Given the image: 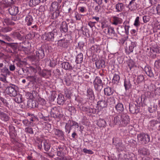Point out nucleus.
I'll return each mask as SVG.
<instances>
[{"label": "nucleus", "mask_w": 160, "mask_h": 160, "mask_svg": "<svg viewBox=\"0 0 160 160\" xmlns=\"http://www.w3.org/2000/svg\"><path fill=\"white\" fill-rule=\"evenodd\" d=\"M25 20L26 24L28 26H31L33 22L32 17L30 15H28L26 16Z\"/></svg>", "instance_id": "obj_26"}, {"label": "nucleus", "mask_w": 160, "mask_h": 160, "mask_svg": "<svg viewBox=\"0 0 160 160\" xmlns=\"http://www.w3.org/2000/svg\"><path fill=\"white\" fill-rule=\"evenodd\" d=\"M112 143L117 148H118L121 151L123 150L125 148V146L122 144V140L119 138H113Z\"/></svg>", "instance_id": "obj_13"}, {"label": "nucleus", "mask_w": 160, "mask_h": 160, "mask_svg": "<svg viewBox=\"0 0 160 160\" xmlns=\"http://www.w3.org/2000/svg\"><path fill=\"white\" fill-rule=\"evenodd\" d=\"M9 118L7 114L0 111V119L2 121L6 122L9 120Z\"/></svg>", "instance_id": "obj_40"}, {"label": "nucleus", "mask_w": 160, "mask_h": 160, "mask_svg": "<svg viewBox=\"0 0 160 160\" xmlns=\"http://www.w3.org/2000/svg\"><path fill=\"white\" fill-rule=\"evenodd\" d=\"M25 131L27 133H28L31 134H32L34 133V131L32 128L28 126L25 128Z\"/></svg>", "instance_id": "obj_60"}, {"label": "nucleus", "mask_w": 160, "mask_h": 160, "mask_svg": "<svg viewBox=\"0 0 160 160\" xmlns=\"http://www.w3.org/2000/svg\"><path fill=\"white\" fill-rule=\"evenodd\" d=\"M26 62L24 61L19 60L17 63V65L18 67L21 68H22L23 66L25 65Z\"/></svg>", "instance_id": "obj_64"}, {"label": "nucleus", "mask_w": 160, "mask_h": 160, "mask_svg": "<svg viewBox=\"0 0 160 160\" xmlns=\"http://www.w3.org/2000/svg\"><path fill=\"white\" fill-rule=\"evenodd\" d=\"M138 152L139 155L141 156L147 155L149 153L148 150L144 147L140 148L138 150Z\"/></svg>", "instance_id": "obj_24"}, {"label": "nucleus", "mask_w": 160, "mask_h": 160, "mask_svg": "<svg viewBox=\"0 0 160 160\" xmlns=\"http://www.w3.org/2000/svg\"><path fill=\"white\" fill-rule=\"evenodd\" d=\"M110 32L109 33V35L112 38H118V35L115 32L114 30L113 27H112L110 30Z\"/></svg>", "instance_id": "obj_55"}, {"label": "nucleus", "mask_w": 160, "mask_h": 160, "mask_svg": "<svg viewBox=\"0 0 160 160\" xmlns=\"http://www.w3.org/2000/svg\"><path fill=\"white\" fill-rule=\"evenodd\" d=\"M12 35L14 39H17L20 41H22L23 38V37L18 32H14Z\"/></svg>", "instance_id": "obj_41"}, {"label": "nucleus", "mask_w": 160, "mask_h": 160, "mask_svg": "<svg viewBox=\"0 0 160 160\" xmlns=\"http://www.w3.org/2000/svg\"><path fill=\"white\" fill-rule=\"evenodd\" d=\"M149 127L153 130L160 131V122L157 120H152L149 122Z\"/></svg>", "instance_id": "obj_11"}, {"label": "nucleus", "mask_w": 160, "mask_h": 160, "mask_svg": "<svg viewBox=\"0 0 160 160\" xmlns=\"http://www.w3.org/2000/svg\"><path fill=\"white\" fill-rule=\"evenodd\" d=\"M8 45V51L9 53L13 54L17 53L18 52V43H7Z\"/></svg>", "instance_id": "obj_12"}, {"label": "nucleus", "mask_w": 160, "mask_h": 160, "mask_svg": "<svg viewBox=\"0 0 160 160\" xmlns=\"http://www.w3.org/2000/svg\"><path fill=\"white\" fill-rule=\"evenodd\" d=\"M97 105L98 107H100L102 109L107 107L108 104L107 101H105V98L104 97L97 102Z\"/></svg>", "instance_id": "obj_20"}, {"label": "nucleus", "mask_w": 160, "mask_h": 160, "mask_svg": "<svg viewBox=\"0 0 160 160\" xmlns=\"http://www.w3.org/2000/svg\"><path fill=\"white\" fill-rule=\"evenodd\" d=\"M139 4L137 3V0H131L128 5L129 9L131 11H133L139 8Z\"/></svg>", "instance_id": "obj_14"}, {"label": "nucleus", "mask_w": 160, "mask_h": 160, "mask_svg": "<svg viewBox=\"0 0 160 160\" xmlns=\"http://www.w3.org/2000/svg\"><path fill=\"white\" fill-rule=\"evenodd\" d=\"M112 24L115 25L122 23L123 22L122 19L120 18L114 16L112 17Z\"/></svg>", "instance_id": "obj_28"}, {"label": "nucleus", "mask_w": 160, "mask_h": 160, "mask_svg": "<svg viewBox=\"0 0 160 160\" xmlns=\"http://www.w3.org/2000/svg\"><path fill=\"white\" fill-rule=\"evenodd\" d=\"M50 114L52 117L54 118L60 119L62 118L63 115L60 113L58 107H54L52 108Z\"/></svg>", "instance_id": "obj_7"}, {"label": "nucleus", "mask_w": 160, "mask_h": 160, "mask_svg": "<svg viewBox=\"0 0 160 160\" xmlns=\"http://www.w3.org/2000/svg\"><path fill=\"white\" fill-rule=\"evenodd\" d=\"M90 49L91 52L93 53L100 52V51L99 46L96 45H93L91 47Z\"/></svg>", "instance_id": "obj_43"}, {"label": "nucleus", "mask_w": 160, "mask_h": 160, "mask_svg": "<svg viewBox=\"0 0 160 160\" xmlns=\"http://www.w3.org/2000/svg\"><path fill=\"white\" fill-rule=\"evenodd\" d=\"M139 19L140 18L139 17H137L135 20L133 25L136 27L138 28L140 25Z\"/></svg>", "instance_id": "obj_62"}, {"label": "nucleus", "mask_w": 160, "mask_h": 160, "mask_svg": "<svg viewBox=\"0 0 160 160\" xmlns=\"http://www.w3.org/2000/svg\"><path fill=\"white\" fill-rule=\"evenodd\" d=\"M60 30L62 33H65L68 31V25L65 21L62 22L59 28Z\"/></svg>", "instance_id": "obj_21"}, {"label": "nucleus", "mask_w": 160, "mask_h": 160, "mask_svg": "<svg viewBox=\"0 0 160 160\" xmlns=\"http://www.w3.org/2000/svg\"><path fill=\"white\" fill-rule=\"evenodd\" d=\"M106 124V122L103 119L100 118L97 121V125L100 128L105 127Z\"/></svg>", "instance_id": "obj_46"}, {"label": "nucleus", "mask_w": 160, "mask_h": 160, "mask_svg": "<svg viewBox=\"0 0 160 160\" xmlns=\"http://www.w3.org/2000/svg\"><path fill=\"white\" fill-rule=\"evenodd\" d=\"M14 101L18 103H20L23 102L22 95L20 93H16V95L14 96Z\"/></svg>", "instance_id": "obj_38"}, {"label": "nucleus", "mask_w": 160, "mask_h": 160, "mask_svg": "<svg viewBox=\"0 0 160 160\" xmlns=\"http://www.w3.org/2000/svg\"><path fill=\"white\" fill-rule=\"evenodd\" d=\"M86 96L87 98L91 101H93L95 99V96L93 90L90 88H88L87 90Z\"/></svg>", "instance_id": "obj_17"}, {"label": "nucleus", "mask_w": 160, "mask_h": 160, "mask_svg": "<svg viewBox=\"0 0 160 160\" xmlns=\"http://www.w3.org/2000/svg\"><path fill=\"white\" fill-rule=\"evenodd\" d=\"M65 98L63 95L60 93L58 94L57 98V103L59 105H63L64 102Z\"/></svg>", "instance_id": "obj_42"}, {"label": "nucleus", "mask_w": 160, "mask_h": 160, "mask_svg": "<svg viewBox=\"0 0 160 160\" xmlns=\"http://www.w3.org/2000/svg\"><path fill=\"white\" fill-rule=\"evenodd\" d=\"M44 56V50L42 47H41L34 53V55L30 56V59L32 62H38L39 60L43 58Z\"/></svg>", "instance_id": "obj_1"}, {"label": "nucleus", "mask_w": 160, "mask_h": 160, "mask_svg": "<svg viewBox=\"0 0 160 160\" xmlns=\"http://www.w3.org/2000/svg\"><path fill=\"white\" fill-rule=\"evenodd\" d=\"M117 31L118 34L121 35H124L126 32L125 28L121 26H119L117 28Z\"/></svg>", "instance_id": "obj_45"}, {"label": "nucleus", "mask_w": 160, "mask_h": 160, "mask_svg": "<svg viewBox=\"0 0 160 160\" xmlns=\"http://www.w3.org/2000/svg\"><path fill=\"white\" fill-rule=\"evenodd\" d=\"M27 71L28 70L27 69L23 68H21L18 69V73L19 75L23 76L24 74L26 73Z\"/></svg>", "instance_id": "obj_58"}, {"label": "nucleus", "mask_w": 160, "mask_h": 160, "mask_svg": "<svg viewBox=\"0 0 160 160\" xmlns=\"http://www.w3.org/2000/svg\"><path fill=\"white\" fill-rule=\"evenodd\" d=\"M49 113V112L47 110L43 109L38 113V115L40 119L48 121H50Z\"/></svg>", "instance_id": "obj_5"}, {"label": "nucleus", "mask_w": 160, "mask_h": 160, "mask_svg": "<svg viewBox=\"0 0 160 160\" xmlns=\"http://www.w3.org/2000/svg\"><path fill=\"white\" fill-rule=\"evenodd\" d=\"M79 108L81 111L85 112L89 116H91L92 114L96 113L97 112V109L93 108H88L83 105H80Z\"/></svg>", "instance_id": "obj_6"}, {"label": "nucleus", "mask_w": 160, "mask_h": 160, "mask_svg": "<svg viewBox=\"0 0 160 160\" xmlns=\"http://www.w3.org/2000/svg\"><path fill=\"white\" fill-rule=\"evenodd\" d=\"M140 102L139 105L137 101L131 102L129 104V111L133 114H137L140 112Z\"/></svg>", "instance_id": "obj_3"}, {"label": "nucleus", "mask_w": 160, "mask_h": 160, "mask_svg": "<svg viewBox=\"0 0 160 160\" xmlns=\"http://www.w3.org/2000/svg\"><path fill=\"white\" fill-rule=\"evenodd\" d=\"M121 115H117L114 117L112 122H110L109 125L111 127H113L115 125H118L121 126Z\"/></svg>", "instance_id": "obj_15"}, {"label": "nucleus", "mask_w": 160, "mask_h": 160, "mask_svg": "<svg viewBox=\"0 0 160 160\" xmlns=\"http://www.w3.org/2000/svg\"><path fill=\"white\" fill-rule=\"evenodd\" d=\"M9 134L11 137L12 138H14L16 137L17 134L14 127L13 126H9Z\"/></svg>", "instance_id": "obj_29"}, {"label": "nucleus", "mask_w": 160, "mask_h": 160, "mask_svg": "<svg viewBox=\"0 0 160 160\" xmlns=\"http://www.w3.org/2000/svg\"><path fill=\"white\" fill-rule=\"evenodd\" d=\"M68 107H67V109H68V110L71 112V113H74L75 112L76 110L75 108L72 106V105L70 103H69L68 104Z\"/></svg>", "instance_id": "obj_56"}, {"label": "nucleus", "mask_w": 160, "mask_h": 160, "mask_svg": "<svg viewBox=\"0 0 160 160\" xmlns=\"http://www.w3.org/2000/svg\"><path fill=\"white\" fill-rule=\"evenodd\" d=\"M130 118L128 115L123 114L121 115V127L126 126L129 122Z\"/></svg>", "instance_id": "obj_16"}, {"label": "nucleus", "mask_w": 160, "mask_h": 160, "mask_svg": "<svg viewBox=\"0 0 160 160\" xmlns=\"http://www.w3.org/2000/svg\"><path fill=\"white\" fill-rule=\"evenodd\" d=\"M42 144L44 149V150L48 152L50 149L51 147V144L49 142V141L46 140L42 141Z\"/></svg>", "instance_id": "obj_32"}, {"label": "nucleus", "mask_w": 160, "mask_h": 160, "mask_svg": "<svg viewBox=\"0 0 160 160\" xmlns=\"http://www.w3.org/2000/svg\"><path fill=\"white\" fill-rule=\"evenodd\" d=\"M115 108L117 113H122L124 110V106L123 104L121 103H118L115 105Z\"/></svg>", "instance_id": "obj_25"}, {"label": "nucleus", "mask_w": 160, "mask_h": 160, "mask_svg": "<svg viewBox=\"0 0 160 160\" xmlns=\"http://www.w3.org/2000/svg\"><path fill=\"white\" fill-rule=\"evenodd\" d=\"M37 91L33 90L32 92H28L27 94L28 96H29V98L31 99H33L37 97Z\"/></svg>", "instance_id": "obj_54"}, {"label": "nucleus", "mask_w": 160, "mask_h": 160, "mask_svg": "<svg viewBox=\"0 0 160 160\" xmlns=\"http://www.w3.org/2000/svg\"><path fill=\"white\" fill-rule=\"evenodd\" d=\"M158 108L157 105L155 103L152 102L150 107H148V111L150 113L155 112Z\"/></svg>", "instance_id": "obj_39"}, {"label": "nucleus", "mask_w": 160, "mask_h": 160, "mask_svg": "<svg viewBox=\"0 0 160 160\" xmlns=\"http://www.w3.org/2000/svg\"><path fill=\"white\" fill-rule=\"evenodd\" d=\"M9 13L12 16H16L18 12V7L13 6L8 9Z\"/></svg>", "instance_id": "obj_22"}, {"label": "nucleus", "mask_w": 160, "mask_h": 160, "mask_svg": "<svg viewBox=\"0 0 160 160\" xmlns=\"http://www.w3.org/2000/svg\"><path fill=\"white\" fill-rule=\"evenodd\" d=\"M137 44V42L135 41L131 42V44L130 45L128 48H127L126 49L127 52L129 54L131 52H132L134 48L136 47Z\"/></svg>", "instance_id": "obj_30"}, {"label": "nucleus", "mask_w": 160, "mask_h": 160, "mask_svg": "<svg viewBox=\"0 0 160 160\" xmlns=\"http://www.w3.org/2000/svg\"><path fill=\"white\" fill-rule=\"evenodd\" d=\"M124 85L126 91H128L131 88L132 84L130 80L128 78L125 79Z\"/></svg>", "instance_id": "obj_34"}, {"label": "nucleus", "mask_w": 160, "mask_h": 160, "mask_svg": "<svg viewBox=\"0 0 160 160\" xmlns=\"http://www.w3.org/2000/svg\"><path fill=\"white\" fill-rule=\"evenodd\" d=\"M22 123L25 126H31L33 124L31 122L29 121L28 119H24L22 121Z\"/></svg>", "instance_id": "obj_61"}, {"label": "nucleus", "mask_w": 160, "mask_h": 160, "mask_svg": "<svg viewBox=\"0 0 160 160\" xmlns=\"http://www.w3.org/2000/svg\"><path fill=\"white\" fill-rule=\"evenodd\" d=\"M69 37L70 38L69 39L64 38L59 40L58 43V46L62 48H67L68 46L70 45V40H72L71 38L72 37L70 35H69Z\"/></svg>", "instance_id": "obj_9"}, {"label": "nucleus", "mask_w": 160, "mask_h": 160, "mask_svg": "<svg viewBox=\"0 0 160 160\" xmlns=\"http://www.w3.org/2000/svg\"><path fill=\"white\" fill-rule=\"evenodd\" d=\"M104 91V94L108 96L112 95L114 92L113 89L110 87L105 88Z\"/></svg>", "instance_id": "obj_37"}, {"label": "nucleus", "mask_w": 160, "mask_h": 160, "mask_svg": "<svg viewBox=\"0 0 160 160\" xmlns=\"http://www.w3.org/2000/svg\"><path fill=\"white\" fill-rule=\"evenodd\" d=\"M128 66L130 70L131 71H133L135 68L137 67V65L135 62L132 60H130L128 63Z\"/></svg>", "instance_id": "obj_36"}, {"label": "nucleus", "mask_w": 160, "mask_h": 160, "mask_svg": "<svg viewBox=\"0 0 160 160\" xmlns=\"http://www.w3.org/2000/svg\"><path fill=\"white\" fill-rule=\"evenodd\" d=\"M107 103H109L110 105H113L115 103V100L113 97H111L108 98L107 100Z\"/></svg>", "instance_id": "obj_57"}, {"label": "nucleus", "mask_w": 160, "mask_h": 160, "mask_svg": "<svg viewBox=\"0 0 160 160\" xmlns=\"http://www.w3.org/2000/svg\"><path fill=\"white\" fill-rule=\"evenodd\" d=\"M17 86H16L11 84L6 88L5 90V92L11 97H14L17 93Z\"/></svg>", "instance_id": "obj_4"}, {"label": "nucleus", "mask_w": 160, "mask_h": 160, "mask_svg": "<svg viewBox=\"0 0 160 160\" xmlns=\"http://www.w3.org/2000/svg\"><path fill=\"white\" fill-rule=\"evenodd\" d=\"M3 23H5L7 25H14L15 23L11 21L10 18H6L3 19Z\"/></svg>", "instance_id": "obj_51"}, {"label": "nucleus", "mask_w": 160, "mask_h": 160, "mask_svg": "<svg viewBox=\"0 0 160 160\" xmlns=\"http://www.w3.org/2000/svg\"><path fill=\"white\" fill-rule=\"evenodd\" d=\"M40 74L42 76L45 77L47 76H51V73L50 71L45 69L42 70V71L40 72Z\"/></svg>", "instance_id": "obj_47"}, {"label": "nucleus", "mask_w": 160, "mask_h": 160, "mask_svg": "<svg viewBox=\"0 0 160 160\" xmlns=\"http://www.w3.org/2000/svg\"><path fill=\"white\" fill-rule=\"evenodd\" d=\"M144 71L146 74L150 77H153L154 74L152 71V68L149 66H146L144 68Z\"/></svg>", "instance_id": "obj_31"}, {"label": "nucleus", "mask_w": 160, "mask_h": 160, "mask_svg": "<svg viewBox=\"0 0 160 160\" xmlns=\"http://www.w3.org/2000/svg\"><path fill=\"white\" fill-rule=\"evenodd\" d=\"M62 68L66 70H72L74 67L72 64L67 62H64L61 63Z\"/></svg>", "instance_id": "obj_19"}, {"label": "nucleus", "mask_w": 160, "mask_h": 160, "mask_svg": "<svg viewBox=\"0 0 160 160\" xmlns=\"http://www.w3.org/2000/svg\"><path fill=\"white\" fill-rule=\"evenodd\" d=\"M40 0H30L29 1V5L33 7L38 5L40 2Z\"/></svg>", "instance_id": "obj_48"}, {"label": "nucleus", "mask_w": 160, "mask_h": 160, "mask_svg": "<svg viewBox=\"0 0 160 160\" xmlns=\"http://www.w3.org/2000/svg\"><path fill=\"white\" fill-rule=\"evenodd\" d=\"M137 137L138 140L144 144H147L150 141V136L147 134L141 133L138 135Z\"/></svg>", "instance_id": "obj_10"}, {"label": "nucleus", "mask_w": 160, "mask_h": 160, "mask_svg": "<svg viewBox=\"0 0 160 160\" xmlns=\"http://www.w3.org/2000/svg\"><path fill=\"white\" fill-rule=\"evenodd\" d=\"M28 105L30 108H34L36 107L37 103L35 101H30L28 102Z\"/></svg>", "instance_id": "obj_63"}, {"label": "nucleus", "mask_w": 160, "mask_h": 160, "mask_svg": "<svg viewBox=\"0 0 160 160\" xmlns=\"http://www.w3.org/2000/svg\"><path fill=\"white\" fill-rule=\"evenodd\" d=\"M61 10L54 11L51 14V18L53 19H56L58 17H61Z\"/></svg>", "instance_id": "obj_35"}, {"label": "nucleus", "mask_w": 160, "mask_h": 160, "mask_svg": "<svg viewBox=\"0 0 160 160\" xmlns=\"http://www.w3.org/2000/svg\"><path fill=\"white\" fill-rule=\"evenodd\" d=\"M12 30V28L9 26L3 27H2L0 29V32L3 33H6L11 31Z\"/></svg>", "instance_id": "obj_53"}, {"label": "nucleus", "mask_w": 160, "mask_h": 160, "mask_svg": "<svg viewBox=\"0 0 160 160\" xmlns=\"http://www.w3.org/2000/svg\"><path fill=\"white\" fill-rule=\"evenodd\" d=\"M51 11H54L57 10H61V6L57 2H52L50 8Z\"/></svg>", "instance_id": "obj_23"}, {"label": "nucleus", "mask_w": 160, "mask_h": 160, "mask_svg": "<svg viewBox=\"0 0 160 160\" xmlns=\"http://www.w3.org/2000/svg\"><path fill=\"white\" fill-rule=\"evenodd\" d=\"M1 72L3 73L5 75H10L11 73L9 71L8 67H7L5 65L3 68L1 69Z\"/></svg>", "instance_id": "obj_49"}, {"label": "nucleus", "mask_w": 160, "mask_h": 160, "mask_svg": "<svg viewBox=\"0 0 160 160\" xmlns=\"http://www.w3.org/2000/svg\"><path fill=\"white\" fill-rule=\"evenodd\" d=\"M125 7V5L123 3L118 2L115 5L116 12H122L124 11Z\"/></svg>", "instance_id": "obj_27"}, {"label": "nucleus", "mask_w": 160, "mask_h": 160, "mask_svg": "<svg viewBox=\"0 0 160 160\" xmlns=\"http://www.w3.org/2000/svg\"><path fill=\"white\" fill-rule=\"evenodd\" d=\"M66 125L72 127L75 126L77 128H78L79 127V125L77 122L72 120H69L68 122L66 123Z\"/></svg>", "instance_id": "obj_52"}, {"label": "nucleus", "mask_w": 160, "mask_h": 160, "mask_svg": "<svg viewBox=\"0 0 160 160\" xmlns=\"http://www.w3.org/2000/svg\"><path fill=\"white\" fill-rule=\"evenodd\" d=\"M120 78L119 74H115L114 75L112 80V82L118 84L120 81Z\"/></svg>", "instance_id": "obj_44"}, {"label": "nucleus", "mask_w": 160, "mask_h": 160, "mask_svg": "<svg viewBox=\"0 0 160 160\" xmlns=\"http://www.w3.org/2000/svg\"><path fill=\"white\" fill-rule=\"evenodd\" d=\"M129 23V21H125L123 23L124 25V27L125 28L126 32H125L126 35H128V29L130 27L128 25H127V24Z\"/></svg>", "instance_id": "obj_59"}, {"label": "nucleus", "mask_w": 160, "mask_h": 160, "mask_svg": "<svg viewBox=\"0 0 160 160\" xmlns=\"http://www.w3.org/2000/svg\"><path fill=\"white\" fill-rule=\"evenodd\" d=\"M55 134L57 136L60 140H65V135L64 132L61 130L55 129H54Z\"/></svg>", "instance_id": "obj_18"}, {"label": "nucleus", "mask_w": 160, "mask_h": 160, "mask_svg": "<svg viewBox=\"0 0 160 160\" xmlns=\"http://www.w3.org/2000/svg\"><path fill=\"white\" fill-rule=\"evenodd\" d=\"M104 79V78H101L99 76H97L95 78L93 81V85L96 91L100 92L102 89L103 86L104 84L102 80L104 81L105 80Z\"/></svg>", "instance_id": "obj_2"}, {"label": "nucleus", "mask_w": 160, "mask_h": 160, "mask_svg": "<svg viewBox=\"0 0 160 160\" xmlns=\"http://www.w3.org/2000/svg\"><path fill=\"white\" fill-rule=\"evenodd\" d=\"M95 64L98 69L104 68L105 66V61L102 59L96 61Z\"/></svg>", "instance_id": "obj_33"}, {"label": "nucleus", "mask_w": 160, "mask_h": 160, "mask_svg": "<svg viewBox=\"0 0 160 160\" xmlns=\"http://www.w3.org/2000/svg\"><path fill=\"white\" fill-rule=\"evenodd\" d=\"M57 35L55 30L48 32H45L42 36V38L46 41H52L54 40V37Z\"/></svg>", "instance_id": "obj_8"}, {"label": "nucleus", "mask_w": 160, "mask_h": 160, "mask_svg": "<svg viewBox=\"0 0 160 160\" xmlns=\"http://www.w3.org/2000/svg\"><path fill=\"white\" fill-rule=\"evenodd\" d=\"M83 59V54L81 53H80L76 57V62L77 63H80L82 62Z\"/></svg>", "instance_id": "obj_50"}]
</instances>
